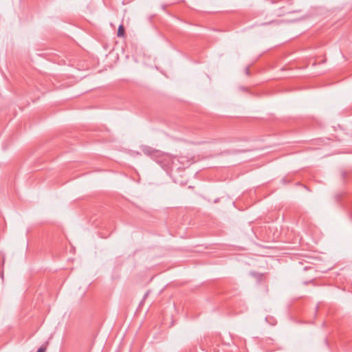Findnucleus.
<instances>
[{
  "label": "nucleus",
  "mask_w": 352,
  "mask_h": 352,
  "mask_svg": "<svg viewBox=\"0 0 352 352\" xmlns=\"http://www.w3.org/2000/svg\"><path fill=\"white\" fill-rule=\"evenodd\" d=\"M45 351H46V347H45V346H41V347L38 349L37 352H45Z\"/></svg>",
  "instance_id": "obj_4"
},
{
  "label": "nucleus",
  "mask_w": 352,
  "mask_h": 352,
  "mask_svg": "<svg viewBox=\"0 0 352 352\" xmlns=\"http://www.w3.org/2000/svg\"><path fill=\"white\" fill-rule=\"evenodd\" d=\"M142 151L145 154H146L148 155H151V156H157L160 153L158 151H155V149H153V148L149 147V146H144L142 148Z\"/></svg>",
  "instance_id": "obj_2"
},
{
  "label": "nucleus",
  "mask_w": 352,
  "mask_h": 352,
  "mask_svg": "<svg viewBox=\"0 0 352 352\" xmlns=\"http://www.w3.org/2000/svg\"><path fill=\"white\" fill-rule=\"evenodd\" d=\"M157 162L163 166H169L173 163L174 157L167 153H160Z\"/></svg>",
  "instance_id": "obj_1"
},
{
  "label": "nucleus",
  "mask_w": 352,
  "mask_h": 352,
  "mask_svg": "<svg viewBox=\"0 0 352 352\" xmlns=\"http://www.w3.org/2000/svg\"><path fill=\"white\" fill-rule=\"evenodd\" d=\"M117 35L118 37H123L125 35L124 27L122 24L120 25L118 30Z\"/></svg>",
  "instance_id": "obj_3"
}]
</instances>
